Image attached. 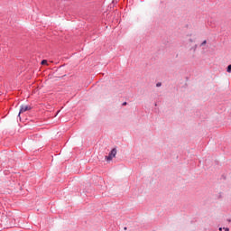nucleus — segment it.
<instances>
[{"label": "nucleus", "instance_id": "1", "mask_svg": "<svg viewBox=\"0 0 231 231\" xmlns=\"http://www.w3.org/2000/svg\"><path fill=\"white\" fill-rule=\"evenodd\" d=\"M115 156H116V148L111 150L108 156H106V160H107V162H111Z\"/></svg>", "mask_w": 231, "mask_h": 231}, {"label": "nucleus", "instance_id": "2", "mask_svg": "<svg viewBox=\"0 0 231 231\" xmlns=\"http://www.w3.org/2000/svg\"><path fill=\"white\" fill-rule=\"evenodd\" d=\"M32 107L30 106L22 105L20 107V112L18 116H21V113H26V111H31Z\"/></svg>", "mask_w": 231, "mask_h": 231}, {"label": "nucleus", "instance_id": "3", "mask_svg": "<svg viewBox=\"0 0 231 231\" xmlns=\"http://www.w3.org/2000/svg\"><path fill=\"white\" fill-rule=\"evenodd\" d=\"M226 71H227V73H231V65L227 66Z\"/></svg>", "mask_w": 231, "mask_h": 231}, {"label": "nucleus", "instance_id": "4", "mask_svg": "<svg viewBox=\"0 0 231 231\" xmlns=\"http://www.w3.org/2000/svg\"><path fill=\"white\" fill-rule=\"evenodd\" d=\"M42 65L48 64V60H42Z\"/></svg>", "mask_w": 231, "mask_h": 231}, {"label": "nucleus", "instance_id": "5", "mask_svg": "<svg viewBox=\"0 0 231 231\" xmlns=\"http://www.w3.org/2000/svg\"><path fill=\"white\" fill-rule=\"evenodd\" d=\"M205 44H207V40H205L204 42H202V43L200 44V46H205Z\"/></svg>", "mask_w": 231, "mask_h": 231}, {"label": "nucleus", "instance_id": "6", "mask_svg": "<svg viewBox=\"0 0 231 231\" xmlns=\"http://www.w3.org/2000/svg\"><path fill=\"white\" fill-rule=\"evenodd\" d=\"M161 86H162V83H161V82H158V83L156 84V87H157V88H161Z\"/></svg>", "mask_w": 231, "mask_h": 231}, {"label": "nucleus", "instance_id": "7", "mask_svg": "<svg viewBox=\"0 0 231 231\" xmlns=\"http://www.w3.org/2000/svg\"><path fill=\"white\" fill-rule=\"evenodd\" d=\"M223 230H225V231H230V228H228V227H224Z\"/></svg>", "mask_w": 231, "mask_h": 231}, {"label": "nucleus", "instance_id": "8", "mask_svg": "<svg viewBox=\"0 0 231 231\" xmlns=\"http://www.w3.org/2000/svg\"><path fill=\"white\" fill-rule=\"evenodd\" d=\"M122 106H127V102H124Z\"/></svg>", "mask_w": 231, "mask_h": 231}, {"label": "nucleus", "instance_id": "9", "mask_svg": "<svg viewBox=\"0 0 231 231\" xmlns=\"http://www.w3.org/2000/svg\"><path fill=\"white\" fill-rule=\"evenodd\" d=\"M219 231H223V227H219V229H218Z\"/></svg>", "mask_w": 231, "mask_h": 231}]
</instances>
